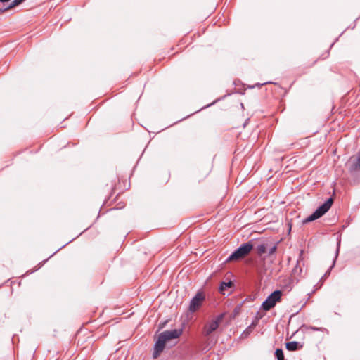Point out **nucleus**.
Listing matches in <instances>:
<instances>
[{"mask_svg":"<svg viewBox=\"0 0 360 360\" xmlns=\"http://www.w3.org/2000/svg\"><path fill=\"white\" fill-rule=\"evenodd\" d=\"M333 202V200L332 198H328L323 204L319 206L311 215L307 217L304 220V223H309L313 221L323 214H325L330 208Z\"/></svg>","mask_w":360,"mask_h":360,"instance_id":"1","label":"nucleus"},{"mask_svg":"<svg viewBox=\"0 0 360 360\" xmlns=\"http://www.w3.org/2000/svg\"><path fill=\"white\" fill-rule=\"evenodd\" d=\"M252 248L253 245L251 242L242 244L231 255H230L226 261L229 262L243 258L250 253Z\"/></svg>","mask_w":360,"mask_h":360,"instance_id":"2","label":"nucleus"},{"mask_svg":"<svg viewBox=\"0 0 360 360\" xmlns=\"http://www.w3.org/2000/svg\"><path fill=\"white\" fill-rule=\"evenodd\" d=\"M281 291L275 290L263 302L262 307L265 311H269L273 308L276 303L280 300L281 297Z\"/></svg>","mask_w":360,"mask_h":360,"instance_id":"3","label":"nucleus"},{"mask_svg":"<svg viewBox=\"0 0 360 360\" xmlns=\"http://www.w3.org/2000/svg\"><path fill=\"white\" fill-rule=\"evenodd\" d=\"M223 316V314H220L217 316L214 319L207 322L203 328V335L205 336H209L214 331H215L222 321Z\"/></svg>","mask_w":360,"mask_h":360,"instance_id":"4","label":"nucleus"},{"mask_svg":"<svg viewBox=\"0 0 360 360\" xmlns=\"http://www.w3.org/2000/svg\"><path fill=\"white\" fill-rule=\"evenodd\" d=\"M205 300V295L203 292H198L197 294L192 298L189 305V310L191 312H195L197 311L200 307L202 305L203 300Z\"/></svg>","mask_w":360,"mask_h":360,"instance_id":"5","label":"nucleus"},{"mask_svg":"<svg viewBox=\"0 0 360 360\" xmlns=\"http://www.w3.org/2000/svg\"><path fill=\"white\" fill-rule=\"evenodd\" d=\"M166 340L163 338L160 335H159L158 340H156L154 345V352L153 354V356L154 359L158 358L161 352L164 350L165 347Z\"/></svg>","mask_w":360,"mask_h":360,"instance_id":"6","label":"nucleus"},{"mask_svg":"<svg viewBox=\"0 0 360 360\" xmlns=\"http://www.w3.org/2000/svg\"><path fill=\"white\" fill-rule=\"evenodd\" d=\"M182 329H174L169 330H165L160 335L166 340V341L178 338L182 334Z\"/></svg>","mask_w":360,"mask_h":360,"instance_id":"7","label":"nucleus"},{"mask_svg":"<svg viewBox=\"0 0 360 360\" xmlns=\"http://www.w3.org/2000/svg\"><path fill=\"white\" fill-rule=\"evenodd\" d=\"M302 268L299 265V261H297L296 266L292 271V276L294 279L298 280L302 276Z\"/></svg>","mask_w":360,"mask_h":360,"instance_id":"8","label":"nucleus"},{"mask_svg":"<svg viewBox=\"0 0 360 360\" xmlns=\"http://www.w3.org/2000/svg\"><path fill=\"white\" fill-rule=\"evenodd\" d=\"M232 285L233 283L231 281L221 282L220 283L219 290L221 294L225 295L226 289L230 288Z\"/></svg>","mask_w":360,"mask_h":360,"instance_id":"9","label":"nucleus"},{"mask_svg":"<svg viewBox=\"0 0 360 360\" xmlns=\"http://www.w3.org/2000/svg\"><path fill=\"white\" fill-rule=\"evenodd\" d=\"M360 169V152L359 153L356 160L352 164L349 170L354 172Z\"/></svg>","mask_w":360,"mask_h":360,"instance_id":"10","label":"nucleus"},{"mask_svg":"<svg viewBox=\"0 0 360 360\" xmlns=\"http://www.w3.org/2000/svg\"><path fill=\"white\" fill-rule=\"evenodd\" d=\"M299 342L297 341H292L286 343V349L288 351H296L298 349Z\"/></svg>","mask_w":360,"mask_h":360,"instance_id":"11","label":"nucleus"},{"mask_svg":"<svg viewBox=\"0 0 360 360\" xmlns=\"http://www.w3.org/2000/svg\"><path fill=\"white\" fill-rule=\"evenodd\" d=\"M339 249H340V243H338V248H337V250H336V252H335V258L333 259V264L331 265V266L329 268V269L327 271V272L325 274V276H328L330 273V270L332 269V268L335 266V260L338 256V254H339Z\"/></svg>","mask_w":360,"mask_h":360,"instance_id":"12","label":"nucleus"},{"mask_svg":"<svg viewBox=\"0 0 360 360\" xmlns=\"http://www.w3.org/2000/svg\"><path fill=\"white\" fill-rule=\"evenodd\" d=\"M275 356L277 360H284V354L282 349H276L275 351Z\"/></svg>","mask_w":360,"mask_h":360,"instance_id":"13","label":"nucleus"},{"mask_svg":"<svg viewBox=\"0 0 360 360\" xmlns=\"http://www.w3.org/2000/svg\"><path fill=\"white\" fill-rule=\"evenodd\" d=\"M257 252L259 255L264 254L266 252V247L265 244H260L257 247Z\"/></svg>","mask_w":360,"mask_h":360,"instance_id":"14","label":"nucleus"},{"mask_svg":"<svg viewBox=\"0 0 360 360\" xmlns=\"http://www.w3.org/2000/svg\"><path fill=\"white\" fill-rule=\"evenodd\" d=\"M309 328H310V330H311L313 331H323L326 330L323 328H318V327H315V326H311Z\"/></svg>","mask_w":360,"mask_h":360,"instance_id":"15","label":"nucleus"},{"mask_svg":"<svg viewBox=\"0 0 360 360\" xmlns=\"http://www.w3.org/2000/svg\"><path fill=\"white\" fill-rule=\"evenodd\" d=\"M276 245H273L269 250V255H273L276 250Z\"/></svg>","mask_w":360,"mask_h":360,"instance_id":"16","label":"nucleus"},{"mask_svg":"<svg viewBox=\"0 0 360 360\" xmlns=\"http://www.w3.org/2000/svg\"><path fill=\"white\" fill-rule=\"evenodd\" d=\"M251 329L249 327L246 328V330L244 331V333H246L247 335L250 334L251 332Z\"/></svg>","mask_w":360,"mask_h":360,"instance_id":"17","label":"nucleus"},{"mask_svg":"<svg viewBox=\"0 0 360 360\" xmlns=\"http://www.w3.org/2000/svg\"><path fill=\"white\" fill-rule=\"evenodd\" d=\"M257 321L252 322V324L249 326L250 328H252L257 326Z\"/></svg>","mask_w":360,"mask_h":360,"instance_id":"18","label":"nucleus"},{"mask_svg":"<svg viewBox=\"0 0 360 360\" xmlns=\"http://www.w3.org/2000/svg\"><path fill=\"white\" fill-rule=\"evenodd\" d=\"M10 0H0V2L4 3V2H8Z\"/></svg>","mask_w":360,"mask_h":360,"instance_id":"19","label":"nucleus"},{"mask_svg":"<svg viewBox=\"0 0 360 360\" xmlns=\"http://www.w3.org/2000/svg\"><path fill=\"white\" fill-rule=\"evenodd\" d=\"M4 12V10L3 9H0V13Z\"/></svg>","mask_w":360,"mask_h":360,"instance_id":"20","label":"nucleus"}]
</instances>
